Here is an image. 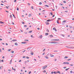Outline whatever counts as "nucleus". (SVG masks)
<instances>
[{
	"instance_id": "nucleus-18",
	"label": "nucleus",
	"mask_w": 74,
	"mask_h": 74,
	"mask_svg": "<svg viewBox=\"0 0 74 74\" xmlns=\"http://www.w3.org/2000/svg\"><path fill=\"white\" fill-rule=\"evenodd\" d=\"M12 59L10 61V64H11V63H12Z\"/></svg>"
},
{
	"instance_id": "nucleus-39",
	"label": "nucleus",
	"mask_w": 74,
	"mask_h": 74,
	"mask_svg": "<svg viewBox=\"0 0 74 74\" xmlns=\"http://www.w3.org/2000/svg\"><path fill=\"white\" fill-rule=\"evenodd\" d=\"M57 73H60V72L59 71H58V72H57Z\"/></svg>"
},
{
	"instance_id": "nucleus-27",
	"label": "nucleus",
	"mask_w": 74,
	"mask_h": 74,
	"mask_svg": "<svg viewBox=\"0 0 74 74\" xmlns=\"http://www.w3.org/2000/svg\"><path fill=\"white\" fill-rule=\"evenodd\" d=\"M65 59H67V58H68V57L67 56H65L64 57Z\"/></svg>"
},
{
	"instance_id": "nucleus-42",
	"label": "nucleus",
	"mask_w": 74,
	"mask_h": 74,
	"mask_svg": "<svg viewBox=\"0 0 74 74\" xmlns=\"http://www.w3.org/2000/svg\"><path fill=\"white\" fill-rule=\"evenodd\" d=\"M43 73H45V72H46V71L45 70L43 71Z\"/></svg>"
},
{
	"instance_id": "nucleus-47",
	"label": "nucleus",
	"mask_w": 74,
	"mask_h": 74,
	"mask_svg": "<svg viewBox=\"0 0 74 74\" xmlns=\"http://www.w3.org/2000/svg\"><path fill=\"white\" fill-rule=\"evenodd\" d=\"M45 52H44V53L42 54V55H45Z\"/></svg>"
},
{
	"instance_id": "nucleus-43",
	"label": "nucleus",
	"mask_w": 74,
	"mask_h": 74,
	"mask_svg": "<svg viewBox=\"0 0 74 74\" xmlns=\"http://www.w3.org/2000/svg\"><path fill=\"white\" fill-rule=\"evenodd\" d=\"M68 12V11L67 10H66L65 12Z\"/></svg>"
},
{
	"instance_id": "nucleus-3",
	"label": "nucleus",
	"mask_w": 74,
	"mask_h": 74,
	"mask_svg": "<svg viewBox=\"0 0 74 74\" xmlns=\"http://www.w3.org/2000/svg\"><path fill=\"white\" fill-rule=\"evenodd\" d=\"M59 39H52L51 40V41H59Z\"/></svg>"
},
{
	"instance_id": "nucleus-16",
	"label": "nucleus",
	"mask_w": 74,
	"mask_h": 74,
	"mask_svg": "<svg viewBox=\"0 0 74 74\" xmlns=\"http://www.w3.org/2000/svg\"><path fill=\"white\" fill-rule=\"evenodd\" d=\"M51 21V20L50 19H48L47 21V22H50Z\"/></svg>"
},
{
	"instance_id": "nucleus-48",
	"label": "nucleus",
	"mask_w": 74,
	"mask_h": 74,
	"mask_svg": "<svg viewBox=\"0 0 74 74\" xmlns=\"http://www.w3.org/2000/svg\"><path fill=\"white\" fill-rule=\"evenodd\" d=\"M69 27L70 29H71V28H72V27L71 26H70Z\"/></svg>"
},
{
	"instance_id": "nucleus-7",
	"label": "nucleus",
	"mask_w": 74,
	"mask_h": 74,
	"mask_svg": "<svg viewBox=\"0 0 74 74\" xmlns=\"http://www.w3.org/2000/svg\"><path fill=\"white\" fill-rule=\"evenodd\" d=\"M17 41V40H16V39H14L13 40H12V41H13L14 42V41Z\"/></svg>"
},
{
	"instance_id": "nucleus-28",
	"label": "nucleus",
	"mask_w": 74,
	"mask_h": 74,
	"mask_svg": "<svg viewBox=\"0 0 74 74\" xmlns=\"http://www.w3.org/2000/svg\"><path fill=\"white\" fill-rule=\"evenodd\" d=\"M12 69L13 70H14V71H15V70H16L15 69H14V68H13V67H12Z\"/></svg>"
},
{
	"instance_id": "nucleus-52",
	"label": "nucleus",
	"mask_w": 74,
	"mask_h": 74,
	"mask_svg": "<svg viewBox=\"0 0 74 74\" xmlns=\"http://www.w3.org/2000/svg\"><path fill=\"white\" fill-rule=\"evenodd\" d=\"M8 71H11V70L10 69H8Z\"/></svg>"
},
{
	"instance_id": "nucleus-32",
	"label": "nucleus",
	"mask_w": 74,
	"mask_h": 74,
	"mask_svg": "<svg viewBox=\"0 0 74 74\" xmlns=\"http://www.w3.org/2000/svg\"><path fill=\"white\" fill-rule=\"evenodd\" d=\"M32 15V14H29V15L28 16H29L30 17Z\"/></svg>"
},
{
	"instance_id": "nucleus-38",
	"label": "nucleus",
	"mask_w": 74,
	"mask_h": 74,
	"mask_svg": "<svg viewBox=\"0 0 74 74\" xmlns=\"http://www.w3.org/2000/svg\"><path fill=\"white\" fill-rule=\"evenodd\" d=\"M31 8H32V10H33V9H34L33 8V6H31Z\"/></svg>"
},
{
	"instance_id": "nucleus-8",
	"label": "nucleus",
	"mask_w": 74,
	"mask_h": 74,
	"mask_svg": "<svg viewBox=\"0 0 74 74\" xmlns=\"http://www.w3.org/2000/svg\"><path fill=\"white\" fill-rule=\"evenodd\" d=\"M45 58H46L47 59H49V57H47V56H45Z\"/></svg>"
},
{
	"instance_id": "nucleus-24",
	"label": "nucleus",
	"mask_w": 74,
	"mask_h": 74,
	"mask_svg": "<svg viewBox=\"0 0 74 74\" xmlns=\"http://www.w3.org/2000/svg\"><path fill=\"white\" fill-rule=\"evenodd\" d=\"M10 18H12V15H10Z\"/></svg>"
},
{
	"instance_id": "nucleus-15",
	"label": "nucleus",
	"mask_w": 74,
	"mask_h": 74,
	"mask_svg": "<svg viewBox=\"0 0 74 74\" xmlns=\"http://www.w3.org/2000/svg\"><path fill=\"white\" fill-rule=\"evenodd\" d=\"M45 7H49V6L48 5H45Z\"/></svg>"
},
{
	"instance_id": "nucleus-25",
	"label": "nucleus",
	"mask_w": 74,
	"mask_h": 74,
	"mask_svg": "<svg viewBox=\"0 0 74 74\" xmlns=\"http://www.w3.org/2000/svg\"><path fill=\"white\" fill-rule=\"evenodd\" d=\"M49 36L50 37H53L52 35H50Z\"/></svg>"
},
{
	"instance_id": "nucleus-1",
	"label": "nucleus",
	"mask_w": 74,
	"mask_h": 74,
	"mask_svg": "<svg viewBox=\"0 0 74 74\" xmlns=\"http://www.w3.org/2000/svg\"><path fill=\"white\" fill-rule=\"evenodd\" d=\"M66 47L68 48H70V49H73V48H74V47H69V46H66Z\"/></svg>"
},
{
	"instance_id": "nucleus-34",
	"label": "nucleus",
	"mask_w": 74,
	"mask_h": 74,
	"mask_svg": "<svg viewBox=\"0 0 74 74\" xmlns=\"http://www.w3.org/2000/svg\"><path fill=\"white\" fill-rule=\"evenodd\" d=\"M12 15L13 16V17H14V18H16V17H15V15H14V14H12Z\"/></svg>"
},
{
	"instance_id": "nucleus-60",
	"label": "nucleus",
	"mask_w": 74,
	"mask_h": 74,
	"mask_svg": "<svg viewBox=\"0 0 74 74\" xmlns=\"http://www.w3.org/2000/svg\"><path fill=\"white\" fill-rule=\"evenodd\" d=\"M50 14L51 15H52V12L50 13Z\"/></svg>"
},
{
	"instance_id": "nucleus-19",
	"label": "nucleus",
	"mask_w": 74,
	"mask_h": 74,
	"mask_svg": "<svg viewBox=\"0 0 74 74\" xmlns=\"http://www.w3.org/2000/svg\"><path fill=\"white\" fill-rule=\"evenodd\" d=\"M28 51H29L30 50V48H28L27 49Z\"/></svg>"
},
{
	"instance_id": "nucleus-11",
	"label": "nucleus",
	"mask_w": 74,
	"mask_h": 74,
	"mask_svg": "<svg viewBox=\"0 0 74 74\" xmlns=\"http://www.w3.org/2000/svg\"><path fill=\"white\" fill-rule=\"evenodd\" d=\"M14 44L15 45H18V43H17V42L15 43Z\"/></svg>"
},
{
	"instance_id": "nucleus-31",
	"label": "nucleus",
	"mask_w": 74,
	"mask_h": 74,
	"mask_svg": "<svg viewBox=\"0 0 74 74\" xmlns=\"http://www.w3.org/2000/svg\"><path fill=\"white\" fill-rule=\"evenodd\" d=\"M39 4L40 5H41L42 4V3H41V2H40L39 3Z\"/></svg>"
},
{
	"instance_id": "nucleus-20",
	"label": "nucleus",
	"mask_w": 74,
	"mask_h": 74,
	"mask_svg": "<svg viewBox=\"0 0 74 74\" xmlns=\"http://www.w3.org/2000/svg\"><path fill=\"white\" fill-rule=\"evenodd\" d=\"M21 44H26V42H21Z\"/></svg>"
},
{
	"instance_id": "nucleus-14",
	"label": "nucleus",
	"mask_w": 74,
	"mask_h": 74,
	"mask_svg": "<svg viewBox=\"0 0 74 74\" xmlns=\"http://www.w3.org/2000/svg\"><path fill=\"white\" fill-rule=\"evenodd\" d=\"M11 49H9L8 50V51H9V52H10V51H11Z\"/></svg>"
},
{
	"instance_id": "nucleus-41",
	"label": "nucleus",
	"mask_w": 74,
	"mask_h": 74,
	"mask_svg": "<svg viewBox=\"0 0 74 74\" xmlns=\"http://www.w3.org/2000/svg\"><path fill=\"white\" fill-rule=\"evenodd\" d=\"M47 32H49V30L48 29H47L46 30Z\"/></svg>"
},
{
	"instance_id": "nucleus-57",
	"label": "nucleus",
	"mask_w": 74,
	"mask_h": 74,
	"mask_svg": "<svg viewBox=\"0 0 74 74\" xmlns=\"http://www.w3.org/2000/svg\"><path fill=\"white\" fill-rule=\"evenodd\" d=\"M60 4L61 5H63V4H62L61 3H60Z\"/></svg>"
},
{
	"instance_id": "nucleus-54",
	"label": "nucleus",
	"mask_w": 74,
	"mask_h": 74,
	"mask_svg": "<svg viewBox=\"0 0 74 74\" xmlns=\"http://www.w3.org/2000/svg\"><path fill=\"white\" fill-rule=\"evenodd\" d=\"M70 73H73V71H71Z\"/></svg>"
},
{
	"instance_id": "nucleus-51",
	"label": "nucleus",
	"mask_w": 74,
	"mask_h": 74,
	"mask_svg": "<svg viewBox=\"0 0 74 74\" xmlns=\"http://www.w3.org/2000/svg\"><path fill=\"white\" fill-rule=\"evenodd\" d=\"M14 2L15 3L16 2V0H14Z\"/></svg>"
},
{
	"instance_id": "nucleus-13",
	"label": "nucleus",
	"mask_w": 74,
	"mask_h": 74,
	"mask_svg": "<svg viewBox=\"0 0 74 74\" xmlns=\"http://www.w3.org/2000/svg\"><path fill=\"white\" fill-rule=\"evenodd\" d=\"M31 37H32V38H34V37L33 35H31Z\"/></svg>"
},
{
	"instance_id": "nucleus-46",
	"label": "nucleus",
	"mask_w": 74,
	"mask_h": 74,
	"mask_svg": "<svg viewBox=\"0 0 74 74\" xmlns=\"http://www.w3.org/2000/svg\"><path fill=\"white\" fill-rule=\"evenodd\" d=\"M58 20H61V18H58Z\"/></svg>"
},
{
	"instance_id": "nucleus-9",
	"label": "nucleus",
	"mask_w": 74,
	"mask_h": 74,
	"mask_svg": "<svg viewBox=\"0 0 74 74\" xmlns=\"http://www.w3.org/2000/svg\"><path fill=\"white\" fill-rule=\"evenodd\" d=\"M45 23L46 25H48L49 24V23H48L47 22H45Z\"/></svg>"
},
{
	"instance_id": "nucleus-40",
	"label": "nucleus",
	"mask_w": 74,
	"mask_h": 74,
	"mask_svg": "<svg viewBox=\"0 0 74 74\" xmlns=\"http://www.w3.org/2000/svg\"><path fill=\"white\" fill-rule=\"evenodd\" d=\"M31 55H33V53H31Z\"/></svg>"
},
{
	"instance_id": "nucleus-50",
	"label": "nucleus",
	"mask_w": 74,
	"mask_h": 74,
	"mask_svg": "<svg viewBox=\"0 0 74 74\" xmlns=\"http://www.w3.org/2000/svg\"><path fill=\"white\" fill-rule=\"evenodd\" d=\"M2 62H4V60H1Z\"/></svg>"
},
{
	"instance_id": "nucleus-37",
	"label": "nucleus",
	"mask_w": 74,
	"mask_h": 74,
	"mask_svg": "<svg viewBox=\"0 0 74 74\" xmlns=\"http://www.w3.org/2000/svg\"><path fill=\"white\" fill-rule=\"evenodd\" d=\"M24 27H27V25H24Z\"/></svg>"
},
{
	"instance_id": "nucleus-17",
	"label": "nucleus",
	"mask_w": 74,
	"mask_h": 74,
	"mask_svg": "<svg viewBox=\"0 0 74 74\" xmlns=\"http://www.w3.org/2000/svg\"><path fill=\"white\" fill-rule=\"evenodd\" d=\"M57 23L58 24H59V21H58V20H57Z\"/></svg>"
},
{
	"instance_id": "nucleus-53",
	"label": "nucleus",
	"mask_w": 74,
	"mask_h": 74,
	"mask_svg": "<svg viewBox=\"0 0 74 74\" xmlns=\"http://www.w3.org/2000/svg\"><path fill=\"white\" fill-rule=\"evenodd\" d=\"M5 11L6 12H8V13H9V12L8 11H7L5 10Z\"/></svg>"
},
{
	"instance_id": "nucleus-22",
	"label": "nucleus",
	"mask_w": 74,
	"mask_h": 74,
	"mask_svg": "<svg viewBox=\"0 0 74 74\" xmlns=\"http://www.w3.org/2000/svg\"><path fill=\"white\" fill-rule=\"evenodd\" d=\"M32 31H29V33H32Z\"/></svg>"
},
{
	"instance_id": "nucleus-21",
	"label": "nucleus",
	"mask_w": 74,
	"mask_h": 74,
	"mask_svg": "<svg viewBox=\"0 0 74 74\" xmlns=\"http://www.w3.org/2000/svg\"><path fill=\"white\" fill-rule=\"evenodd\" d=\"M39 38H42V35H40L39 36Z\"/></svg>"
},
{
	"instance_id": "nucleus-44",
	"label": "nucleus",
	"mask_w": 74,
	"mask_h": 74,
	"mask_svg": "<svg viewBox=\"0 0 74 74\" xmlns=\"http://www.w3.org/2000/svg\"><path fill=\"white\" fill-rule=\"evenodd\" d=\"M69 62H66V64H69Z\"/></svg>"
},
{
	"instance_id": "nucleus-2",
	"label": "nucleus",
	"mask_w": 74,
	"mask_h": 74,
	"mask_svg": "<svg viewBox=\"0 0 74 74\" xmlns=\"http://www.w3.org/2000/svg\"><path fill=\"white\" fill-rule=\"evenodd\" d=\"M47 65H45L42 68V70H45V69L47 68Z\"/></svg>"
},
{
	"instance_id": "nucleus-6",
	"label": "nucleus",
	"mask_w": 74,
	"mask_h": 74,
	"mask_svg": "<svg viewBox=\"0 0 74 74\" xmlns=\"http://www.w3.org/2000/svg\"><path fill=\"white\" fill-rule=\"evenodd\" d=\"M66 21H67L66 20H64V21H63L62 22V24H63V23H65V22H66Z\"/></svg>"
},
{
	"instance_id": "nucleus-33",
	"label": "nucleus",
	"mask_w": 74,
	"mask_h": 74,
	"mask_svg": "<svg viewBox=\"0 0 74 74\" xmlns=\"http://www.w3.org/2000/svg\"><path fill=\"white\" fill-rule=\"evenodd\" d=\"M63 3H66V1H63Z\"/></svg>"
},
{
	"instance_id": "nucleus-35",
	"label": "nucleus",
	"mask_w": 74,
	"mask_h": 74,
	"mask_svg": "<svg viewBox=\"0 0 74 74\" xmlns=\"http://www.w3.org/2000/svg\"><path fill=\"white\" fill-rule=\"evenodd\" d=\"M53 73L54 74H56L57 73V72H54Z\"/></svg>"
},
{
	"instance_id": "nucleus-58",
	"label": "nucleus",
	"mask_w": 74,
	"mask_h": 74,
	"mask_svg": "<svg viewBox=\"0 0 74 74\" xmlns=\"http://www.w3.org/2000/svg\"><path fill=\"white\" fill-rule=\"evenodd\" d=\"M17 11H18V10H19V8H17Z\"/></svg>"
},
{
	"instance_id": "nucleus-63",
	"label": "nucleus",
	"mask_w": 74,
	"mask_h": 74,
	"mask_svg": "<svg viewBox=\"0 0 74 74\" xmlns=\"http://www.w3.org/2000/svg\"><path fill=\"white\" fill-rule=\"evenodd\" d=\"M58 51H54V52H58Z\"/></svg>"
},
{
	"instance_id": "nucleus-64",
	"label": "nucleus",
	"mask_w": 74,
	"mask_h": 74,
	"mask_svg": "<svg viewBox=\"0 0 74 74\" xmlns=\"http://www.w3.org/2000/svg\"><path fill=\"white\" fill-rule=\"evenodd\" d=\"M27 32H25V34H27Z\"/></svg>"
},
{
	"instance_id": "nucleus-55",
	"label": "nucleus",
	"mask_w": 74,
	"mask_h": 74,
	"mask_svg": "<svg viewBox=\"0 0 74 74\" xmlns=\"http://www.w3.org/2000/svg\"><path fill=\"white\" fill-rule=\"evenodd\" d=\"M21 61H22V60H19L18 62H21Z\"/></svg>"
},
{
	"instance_id": "nucleus-5",
	"label": "nucleus",
	"mask_w": 74,
	"mask_h": 74,
	"mask_svg": "<svg viewBox=\"0 0 74 74\" xmlns=\"http://www.w3.org/2000/svg\"><path fill=\"white\" fill-rule=\"evenodd\" d=\"M53 30H55L56 32H57V30L56 29V28L55 27H54L53 28Z\"/></svg>"
},
{
	"instance_id": "nucleus-10",
	"label": "nucleus",
	"mask_w": 74,
	"mask_h": 74,
	"mask_svg": "<svg viewBox=\"0 0 74 74\" xmlns=\"http://www.w3.org/2000/svg\"><path fill=\"white\" fill-rule=\"evenodd\" d=\"M50 56H51V57H54V56H53V55H52L51 54H50Z\"/></svg>"
},
{
	"instance_id": "nucleus-61",
	"label": "nucleus",
	"mask_w": 74,
	"mask_h": 74,
	"mask_svg": "<svg viewBox=\"0 0 74 74\" xmlns=\"http://www.w3.org/2000/svg\"><path fill=\"white\" fill-rule=\"evenodd\" d=\"M22 23L23 24H25V23H24V22H22Z\"/></svg>"
},
{
	"instance_id": "nucleus-56",
	"label": "nucleus",
	"mask_w": 74,
	"mask_h": 74,
	"mask_svg": "<svg viewBox=\"0 0 74 74\" xmlns=\"http://www.w3.org/2000/svg\"><path fill=\"white\" fill-rule=\"evenodd\" d=\"M57 60V59H56L55 58L54 59V61H56Z\"/></svg>"
},
{
	"instance_id": "nucleus-59",
	"label": "nucleus",
	"mask_w": 74,
	"mask_h": 74,
	"mask_svg": "<svg viewBox=\"0 0 74 74\" xmlns=\"http://www.w3.org/2000/svg\"><path fill=\"white\" fill-rule=\"evenodd\" d=\"M26 58V57H25V56H23V58Z\"/></svg>"
},
{
	"instance_id": "nucleus-45",
	"label": "nucleus",
	"mask_w": 74,
	"mask_h": 74,
	"mask_svg": "<svg viewBox=\"0 0 74 74\" xmlns=\"http://www.w3.org/2000/svg\"><path fill=\"white\" fill-rule=\"evenodd\" d=\"M45 51V49H44V50H43V52H44V51Z\"/></svg>"
},
{
	"instance_id": "nucleus-62",
	"label": "nucleus",
	"mask_w": 74,
	"mask_h": 74,
	"mask_svg": "<svg viewBox=\"0 0 74 74\" xmlns=\"http://www.w3.org/2000/svg\"><path fill=\"white\" fill-rule=\"evenodd\" d=\"M37 29H38V30H40V28H37Z\"/></svg>"
},
{
	"instance_id": "nucleus-36",
	"label": "nucleus",
	"mask_w": 74,
	"mask_h": 74,
	"mask_svg": "<svg viewBox=\"0 0 74 74\" xmlns=\"http://www.w3.org/2000/svg\"><path fill=\"white\" fill-rule=\"evenodd\" d=\"M31 73H32V72H31V71H29V72L28 74H30Z\"/></svg>"
},
{
	"instance_id": "nucleus-49",
	"label": "nucleus",
	"mask_w": 74,
	"mask_h": 74,
	"mask_svg": "<svg viewBox=\"0 0 74 74\" xmlns=\"http://www.w3.org/2000/svg\"><path fill=\"white\" fill-rule=\"evenodd\" d=\"M12 53H13L14 52V51H12Z\"/></svg>"
},
{
	"instance_id": "nucleus-26",
	"label": "nucleus",
	"mask_w": 74,
	"mask_h": 74,
	"mask_svg": "<svg viewBox=\"0 0 74 74\" xmlns=\"http://www.w3.org/2000/svg\"><path fill=\"white\" fill-rule=\"evenodd\" d=\"M63 64H66V62H63Z\"/></svg>"
},
{
	"instance_id": "nucleus-4",
	"label": "nucleus",
	"mask_w": 74,
	"mask_h": 74,
	"mask_svg": "<svg viewBox=\"0 0 74 74\" xmlns=\"http://www.w3.org/2000/svg\"><path fill=\"white\" fill-rule=\"evenodd\" d=\"M51 44H58V43L57 42H51Z\"/></svg>"
},
{
	"instance_id": "nucleus-30",
	"label": "nucleus",
	"mask_w": 74,
	"mask_h": 74,
	"mask_svg": "<svg viewBox=\"0 0 74 74\" xmlns=\"http://www.w3.org/2000/svg\"><path fill=\"white\" fill-rule=\"evenodd\" d=\"M25 41H29V40H24Z\"/></svg>"
},
{
	"instance_id": "nucleus-23",
	"label": "nucleus",
	"mask_w": 74,
	"mask_h": 74,
	"mask_svg": "<svg viewBox=\"0 0 74 74\" xmlns=\"http://www.w3.org/2000/svg\"><path fill=\"white\" fill-rule=\"evenodd\" d=\"M69 66H73V64H69Z\"/></svg>"
},
{
	"instance_id": "nucleus-29",
	"label": "nucleus",
	"mask_w": 74,
	"mask_h": 74,
	"mask_svg": "<svg viewBox=\"0 0 74 74\" xmlns=\"http://www.w3.org/2000/svg\"><path fill=\"white\" fill-rule=\"evenodd\" d=\"M69 69H70V68H69L68 69H65V71H67V70H68Z\"/></svg>"
},
{
	"instance_id": "nucleus-12",
	"label": "nucleus",
	"mask_w": 74,
	"mask_h": 74,
	"mask_svg": "<svg viewBox=\"0 0 74 74\" xmlns=\"http://www.w3.org/2000/svg\"><path fill=\"white\" fill-rule=\"evenodd\" d=\"M49 34H48V33H46L45 34V35H46V36H48V35Z\"/></svg>"
}]
</instances>
